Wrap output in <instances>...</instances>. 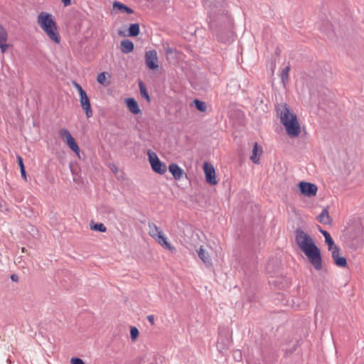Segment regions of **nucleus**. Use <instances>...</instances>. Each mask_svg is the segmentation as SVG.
Listing matches in <instances>:
<instances>
[{"label":"nucleus","instance_id":"1","mask_svg":"<svg viewBox=\"0 0 364 364\" xmlns=\"http://www.w3.org/2000/svg\"><path fill=\"white\" fill-rule=\"evenodd\" d=\"M295 240L299 250L305 255L314 268L318 271L321 270V253L314 240L308 233L299 229L295 231Z\"/></svg>","mask_w":364,"mask_h":364},{"label":"nucleus","instance_id":"2","mask_svg":"<svg viewBox=\"0 0 364 364\" xmlns=\"http://www.w3.org/2000/svg\"><path fill=\"white\" fill-rule=\"evenodd\" d=\"M276 112L287 134L291 138L298 137L301 133V126L296 113L287 103L278 104Z\"/></svg>","mask_w":364,"mask_h":364},{"label":"nucleus","instance_id":"3","mask_svg":"<svg viewBox=\"0 0 364 364\" xmlns=\"http://www.w3.org/2000/svg\"><path fill=\"white\" fill-rule=\"evenodd\" d=\"M37 23L50 41L56 44L60 43L61 37L52 14L44 11L41 12L37 17Z\"/></svg>","mask_w":364,"mask_h":364},{"label":"nucleus","instance_id":"4","mask_svg":"<svg viewBox=\"0 0 364 364\" xmlns=\"http://www.w3.org/2000/svg\"><path fill=\"white\" fill-rule=\"evenodd\" d=\"M148 233L163 248L172 253L176 252V247L168 240L163 230L156 224L149 223Z\"/></svg>","mask_w":364,"mask_h":364},{"label":"nucleus","instance_id":"5","mask_svg":"<svg viewBox=\"0 0 364 364\" xmlns=\"http://www.w3.org/2000/svg\"><path fill=\"white\" fill-rule=\"evenodd\" d=\"M73 86L77 90L80 97V102L82 109L85 111L86 117L90 118L92 116V109L91 107V104L90 99L85 92V91L82 89L81 85L76 82H73Z\"/></svg>","mask_w":364,"mask_h":364},{"label":"nucleus","instance_id":"6","mask_svg":"<svg viewBox=\"0 0 364 364\" xmlns=\"http://www.w3.org/2000/svg\"><path fill=\"white\" fill-rule=\"evenodd\" d=\"M147 155L152 170L159 174L165 173L167 170L166 166L160 161L156 154L151 150H149Z\"/></svg>","mask_w":364,"mask_h":364},{"label":"nucleus","instance_id":"7","mask_svg":"<svg viewBox=\"0 0 364 364\" xmlns=\"http://www.w3.org/2000/svg\"><path fill=\"white\" fill-rule=\"evenodd\" d=\"M58 134L68 146L80 157V148L69 130L63 128L59 130Z\"/></svg>","mask_w":364,"mask_h":364},{"label":"nucleus","instance_id":"8","mask_svg":"<svg viewBox=\"0 0 364 364\" xmlns=\"http://www.w3.org/2000/svg\"><path fill=\"white\" fill-rule=\"evenodd\" d=\"M203 168L206 182L211 186L218 184V181L216 178L215 170L213 166L210 163L205 162Z\"/></svg>","mask_w":364,"mask_h":364},{"label":"nucleus","instance_id":"9","mask_svg":"<svg viewBox=\"0 0 364 364\" xmlns=\"http://www.w3.org/2000/svg\"><path fill=\"white\" fill-rule=\"evenodd\" d=\"M299 188L301 194L309 198L315 196L318 191L315 184L304 181L299 183Z\"/></svg>","mask_w":364,"mask_h":364},{"label":"nucleus","instance_id":"10","mask_svg":"<svg viewBox=\"0 0 364 364\" xmlns=\"http://www.w3.org/2000/svg\"><path fill=\"white\" fill-rule=\"evenodd\" d=\"M145 61L150 70H156L159 68L158 55L156 50L146 51L145 53Z\"/></svg>","mask_w":364,"mask_h":364},{"label":"nucleus","instance_id":"11","mask_svg":"<svg viewBox=\"0 0 364 364\" xmlns=\"http://www.w3.org/2000/svg\"><path fill=\"white\" fill-rule=\"evenodd\" d=\"M9 33L6 29L0 25V50L5 53L11 46L8 43Z\"/></svg>","mask_w":364,"mask_h":364},{"label":"nucleus","instance_id":"12","mask_svg":"<svg viewBox=\"0 0 364 364\" xmlns=\"http://www.w3.org/2000/svg\"><path fill=\"white\" fill-rule=\"evenodd\" d=\"M340 251H341L340 250H338L337 251H334V252H333L331 254V257L333 258V260L335 264L337 267H346L347 264H348L347 260L344 257L341 256Z\"/></svg>","mask_w":364,"mask_h":364},{"label":"nucleus","instance_id":"13","mask_svg":"<svg viewBox=\"0 0 364 364\" xmlns=\"http://www.w3.org/2000/svg\"><path fill=\"white\" fill-rule=\"evenodd\" d=\"M125 103L129 110L134 114H139L141 113V109L139 107L138 103L134 98H127Z\"/></svg>","mask_w":364,"mask_h":364},{"label":"nucleus","instance_id":"14","mask_svg":"<svg viewBox=\"0 0 364 364\" xmlns=\"http://www.w3.org/2000/svg\"><path fill=\"white\" fill-rule=\"evenodd\" d=\"M168 171L176 180L181 179L184 173L183 170L176 164H171Z\"/></svg>","mask_w":364,"mask_h":364},{"label":"nucleus","instance_id":"15","mask_svg":"<svg viewBox=\"0 0 364 364\" xmlns=\"http://www.w3.org/2000/svg\"><path fill=\"white\" fill-rule=\"evenodd\" d=\"M263 151L262 148L258 145L257 143H255L254 144L252 151V156L250 157V159L252 162L255 164H259V158L261 155L262 154Z\"/></svg>","mask_w":364,"mask_h":364},{"label":"nucleus","instance_id":"16","mask_svg":"<svg viewBox=\"0 0 364 364\" xmlns=\"http://www.w3.org/2000/svg\"><path fill=\"white\" fill-rule=\"evenodd\" d=\"M316 219L320 223L323 225H331L332 223V219L326 208L321 211V213L316 217Z\"/></svg>","mask_w":364,"mask_h":364},{"label":"nucleus","instance_id":"17","mask_svg":"<svg viewBox=\"0 0 364 364\" xmlns=\"http://www.w3.org/2000/svg\"><path fill=\"white\" fill-rule=\"evenodd\" d=\"M198 255L199 258L203 261V262L206 264L209 265L211 264V259L210 257V255L208 252L203 247L200 246L199 250L197 251Z\"/></svg>","mask_w":364,"mask_h":364},{"label":"nucleus","instance_id":"18","mask_svg":"<svg viewBox=\"0 0 364 364\" xmlns=\"http://www.w3.org/2000/svg\"><path fill=\"white\" fill-rule=\"evenodd\" d=\"M134 43L129 40H123L120 43V49L122 53L128 54L134 50Z\"/></svg>","mask_w":364,"mask_h":364},{"label":"nucleus","instance_id":"19","mask_svg":"<svg viewBox=\"0 0 364 364\" xmlns=\"http://www.w3.org/2000/svg\"><path fill=\"white\" fill-rule=\"evenodd\" d=\"M110 77V75L109 73L106 72H102L98 74L97 77V81L98 83L102 85H109V82L108 80V78Z\"/></svg>","mask_w":364,"mask_h":364},{"label":"nucleus","instance_id":"20","mask_svg":"<svg viewBox=\"0 0 364 364\" xmlns=\"http://www.w3.org/2000/svg\"><path fill=\"white\" fill-rule=\"evenodd\" d=\"M113 7L114 9L119 10L120 11H122L123 13H127L129 14L133 13V10L131 8H129V7L125 6L124 4H123L120 2H118V1L114 2Z\"/></svg>","mask_w":364,"mask_h":364},{"label":"nucleus","instance_id":"21","mask_svg":"<svg viewBox=\"0 0 364 364\" xmlns=\"http://www.w3.org/2000/svg\"><path fill=\"white\" fill-rule=\"evenodd\" d=\"M139 87L141 95L144 98H145L148 102H150V97L147 92L146 87L145 85L141 81H140L139 82Z\"/></svg>","mask_w":364,"mask_h":364},{"label":"nucleus","instance_id":"22","mask_svg":"<svg viewBox=\"0 0 364 364\" xmlns=\"http://www.w3.org/2000/svg\"><path fill=\"white\" fill-rule=\"evenodd\" d=\"M139 33V25L138 23L131 24L129 28V36H136Z\"/></svg>","mask_w":364,"mask_h":364},{"label":"nucleus","instance_id":"23","mask_svg":"<svg viewBox=\"0 0 364 364\" xmlns=\"http://www.w3.org/2000/svg\"><path fill=\"white\" fill-rule=\"evenodd\" d=\"M289 71H290L289 66H287L282 70V71L280 74V77H281L282 82L284 85L287 83V82L289 80Z\"/></svg>","mask_w":364,"mask_h":364},{"label":"nucleus","instance_id":"24","mask_svg":"<svg viewBox=\"0 0 364 364\" xmlns=\"http://www.w3.org/2000/svg\"><path fill=\"white\" fill-rule=\"evenodd\" d=\"M17 161H18V166L20 167L21 174L22 178L25 181H27V176H26V171H25V167H24V165H23V159L19 155L17 156Z\"/></svg>","mask_w":364,"mask_h":364},{"label":"nucleus","instance_id":"25","mask_svg":"<svg viewBox=\"0 0 364 364\" xmlns=\"http://www.w3.org/2000/svg\"><path fill=\"white\" fill-rule=\"evenodd\" d=\"M90 228L92 230L99 231L101 232H105L107 231V228L105 226L103 223H96L94 225H90Z\"/></svg>","mask_w":364,"mask_h":364},{"label":"nucleus","instance_id":"26","mask_svg":"<svg viewBox=\"0 0 364 364\" xmlns=\"http://www.w3.org/2000/svg\"><path fill=\"white\" fill-rule=\"evenodd\" d=\"M193 103L196 107L200 112H205L206 110V105L204 102H202L199 100H195Z\"/></svg>","mask_w":364,"mask_h":364},{"label":"nucleus","instance_id":"27","mask_svg":"<svg viewBox=\"0 0 364 364\" xmlns=\"http://www.w3.org/2000/svg\"><path fill=\"white\" fill-rule=\"evenodd\" d=\"M139 336V331L135 326H132L130 328V337L132 341H135Z\"/></svg>","mask_w":364,"mask_h":364},{"label":"nucleus","instance_id":"28","mask_svg":"<svg viewBox=\"0 0 364 364\" xmlns=\"http://www.w3.org/2000/svg\"><path fill=\"white\" fill-rule=\"evenodd\" d=\"M319 231L323 235L325 238V242L327 245H331V243L334 242L331 235L327 231L323 230L322 229H319Z\"/></svg>","mask_w":364,"mask_h":364},{"label":"nucleus","instance_id":"29","mask_svg":"<svg viewBox=\"0 0 364 364\" xmlns=\"http://www.w3.org/2000/svg\"><path fill=\"white\" fill-rule=\"evenodd\" d=\"M328 250L331 252H334V251H337L340 250V248L333 242L331 243V245L328 244Z\"/></svg>","mask_w":364,"mask_h":364},{"label":"nucleus","instance_id":"30","mask_svg":"<svg viewBox=\"0 0 364 364\" xmlns=\"http://www.w3.org/2000/svg\"><path fill=\"white\" fill-rule=\"evenodd\" d=\"M71 364H85L84 361L78 358H73L70 360Z\"/></svg>","mask_w":364,"mask_h":364},{"label":"nucleus","instance_id":"31","mask_svg":"<svg viewBox=\"0 0 364 364\" xmlns=\"http://www.w3.org/2000/svg\"><path fill=\"white\" fill-rule=\"evenodd\" d=\"M147 319L151 323V325L154 324V317L153 315L148 316Z\"/></svg>","mask_w":364,"mask_h":364},{"label":"nucleus","instance_id":"32","mask_svg":"<svg viewBox=\"0 0 364 364\" xmlns=\"http://www.w3.org/2000/svg\"><path fill=\"white\" fill-rule=\"evenodd\" d=\"M65 6H69L71 3L70 0H61Z\"/></svg>","mask_w":364,"mask_h":364},{"label":"nucleus","instance_id":"33","mask_svg":"<svg viewBox=\"0 0 364 364\" xmlns=\"http://www.w3.org/2000/svg\"><path fill=\"white\" fill-rule=\"evenodd\" d=\"M11 279L13 281H17V276L15 275V274H13L11 277Z\"/></svg>","mask_w":364,"mask_h":364},{"label":"nucleus","instance_id":"34","mask_svg":"<svg viewBox=\"0 0 364 364\" xmlns=\"http://www.w3.org/2000/svg\"><path fill=\"white\" fill-rule=\"evenodd\" d=\"M166 52H167V53H172V50H171V49H168V50H167V51H166Z\"/></svg>","mask_w":364,"mask_h":364},{"label":"nucleus","instance_id":"35","mask_svg":"<svg viewBox=\"0 0 364 364\" xmlns=\"http://www.w3.org/2000/svg\"><path fill=\"white\" fill-rule=\"evenodd\" d=\"M22 252H25V247H23L22 248Z\"/></svg>","mask_w":364,"mask_h":364}]
</instances>
